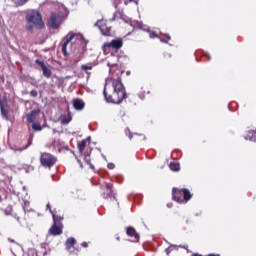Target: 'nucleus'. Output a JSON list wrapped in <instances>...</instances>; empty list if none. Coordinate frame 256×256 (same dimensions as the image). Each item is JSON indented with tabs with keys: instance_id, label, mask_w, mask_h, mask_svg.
Here are the masks:
<instances>
[{
	"instance_id": "f257e3e1",
	"label": "nucleus",
	"mask_w": 256,
	"mask_h": 256,
	"mask_svg": "<svg viewBox=\"0 0 256 256\" xmlns=\"http://www.w3.org/2000/svg\"><path fill=\"white\" fill-rule=\"evenodd\" d=\"M123 73V70L117 69L115 74L113 73V68H110V77L106 79L103 90V95L107 103L119 105V103H123L124 99H127V91L121 79Z\"/></svg>"
},
{
	"instance_id": "f03ea898",
	"label": "nucleus",
	"mask_w": 256,
	"mask_h": 256,
	"mask_svg": "<svg viewBox=\"0 0 256 256\" xmlns=\"http://www.w3.org/2000/svg\"><path fill=\"white\" fill-rule=\"evenodd\" d=\"M26 31L28 33H35L34 29H45V22H43V16L37 10H32L26 14Z\"/></svg>"
},
{
	"instance_id": "7ed1b4c3",
	"label": "nucleus",
	"mask_w": 256,
	"mask_h": 256,
	"mask_svg": "<svg viewBox=\"0 0 256 256\" xmlns=\"http://www.w3.org/2000/svg\"><path fill=\"white\" fill-rule=\"evenodd\" d=\"M193 198V194L187 188H173L172 189V199L176 201V203L184 204L189 203Z\"/></svg>"
},
{
	"instance_id": "20e7f679",
	"label": "nucleus",
	"mask_w": 256,
	"mask_h": 256,
	"mask_svg": "<svg viewBox=\"0 0 256 256\" xmlns=\"http://www.w3.org/2000/svg\"><path fill=\"white\" fill-rule=\"evenodd\" d=\"M123 47V38L113 39L110 42H105L102 45V51L104 55H109V53H117L119 49Z\"/></svg>"
},
{
	"instance_id": "39448f33",
	"label": "nucleus",
	"mask_w": 256,
	"mask_h": 256,
	"mask_svg": "<svg viewBox=\"0 0 256 256\" xmlns=\"http://www.w3.org/2000/svg\"><path fill=\"white\" fill-rule=\"evenodd\" d=\"M83 41V35L79 33L69 32L64 38H63V44H62V53L65 57L69 55L67 53V46L71 43V41Z\"/></svg>"
},
{
	"instance_id": "423d86ee",
	"label": "nucleus",
	"mask_w": 256,
	"mask_h": 256,
	"mask_svg": "<svg viewBox=\"0 0 256 256\" xmlns=\"http://www.w3.org/2000/svg\"><path fill=\"white\" fill-rule=\"evenodd\" d=\"M40 163L42 167H45L46 169H51L57 163V157H55L53 154L48 152H42L40 153Z\"/></svg>"
},
{
	"instance_id": "0eeeda50",
	"label": "nucleus",
	"mask_w": 256,
	"mask_h": 256,
	"mask_svg": "<svg viewBox=\"0 0 256 256\" xmlns=\"http://www.w3.org/2000/svg\"><path fill=\"white\" fill-rule=\"evenodd\" d=\"M0 111L3 119H9V113H11V106L7 101V96H3L2 100H0Z\"/></svg>"
},
{
	"instance_id": "6e6552de",
	"label": "nucleus",
	"mask_w": 256,
	"mask_h": 256,
	"mask_svg": "<svg viewBox=\"0 0 256 256\" xmlns=\"http://www.w3.org/2000/svg\"><path fill=\"white\" fill-rule=\"evenodd\" d=\"M103 199H110V201H117V196L115 192H113V185L106 183L104 192L102 193Z\"/></svg>"
},
{
	"instance_id": "1a4fd4ad",
	"label": "nucleus",
	"mask_w": 256,
	"mask_h": 256,
	"mask_svg": "<svg viewBox=\"0 0 256 256\" xmlns=\"http://www.w3.org/2000/svg\"><path fill=\"white\" fill-rule=\"evenodd\" d=\"M49 234L53 235V237H57V235H63V223L53 222L49 229Z\"/></svg>"
},
{
	"instance_id": "9d476101",
	"label": "nucleus",
	"mask_w": 256,
	"mask_h": 256,
	"mask_svg": "<svg viewBox=\"0 0 256 256\" xmlns=\"http://www.w3.org/2000/svg\"><path fill=\"white\" fill-rule=\"evenodd\" d=\"M53 223H63L65 219V214L61 210H57V208L51 211Z\"/></svg>"
},
{
	"instance_id": "9b49d317",
	"label": "nucleus",
	"mask_w": 256,
	"mask_h": 256,
	"mask_svg": "<svg viewBox=\"0 0 256 256\" xmlns=\"http://www.w3.org/2000/svg\"><path fill=\"white\" fill-rule=\"evenodd\" d=\"M126 235H128V237H130L132 240V243H139V233H137V230H135L133 227L129 226L126 229Z\"/></svg>"
},
{
	"instance_id": "f8f14e48",
	"label": "nucleus",
	"mask_w": 256,
	"mask_h": 256,
	"mask_svg": "<svg viewBox=\"0 0 256 256\" xmlns=\"http://www.w3.org/2000/svg\"><path fill=\"white\" fill-rule=\"evenodd\" d=\"M35 63H36V65H39V67H41L42 73L46 77V79H49L51 77V75H52V72H51V69H49L47 67V65H45V62H43V61H41L39 59H36Z\"/></svg>"
},
{
	"instance_id": "ddd939ff",
	"label": "nucleus",
	"mask_w": 256,
	"mask_h": 256,
	"mask_svg": "<svg viewBox=\"0 0 256 256\" xmlns=\"http://www.w3.org/2000/svg\"><path fill=\"white\" fill-rule=\"evenodd\" d=\"M39 113H41L40 109H34L30 113L26 115L27 123H35L37 121V117H39Z\"/></svg>"
},
{
	"instance_id": "4468645a",
	"label": "nucleus",
	"mask_w": 256,
	"mask_h": 256,
	"mask_svg": "<svg viewBox=\"0 0 256 256\" xmlns=\"http://www.w3.org/2000/svg\"><path fill=\"white\" fill-rule=\"evenodd\" d=\"M87 145H91V136H88L81 142L77 143L78 151L79 153H81V155H83V152L85 151V147H87Z\"/></svg>"
},
{
	"instance_id": "2eb2a0df",
	"label": "nucleus",
	"mask_w": 256,
	"mask_h": 256,
	"mask_svg": "<svg viewBox=\"0 0 256 256\" xmlns=\"http://www.w3.org/2000/svg\"><path fill=\"white\" fill-rule=\"evenodd\" d=\"M50 23L52 29H59V27L61 26V21H59V16L56 13H51Z\"/></svg>"
},
{
	"instance_id": "dca6fc26",
	"label": "nucleus",
	"mask_w": 256,
	"mask_h": 256,
	"mask_svg": "<svg viewBox=\"0 0 256 256\" xmlns=\"http://www.w3.org/2000/svg\"><path fill=\"white\" fill-rule=\"evenodd\" d=\"M244 139H245V141H252L253 143H255V141H256V130L246 131L245 135H244Z\"/></svg>"
},
{
	"instance_id": "f3484780",
	"label": "nucleus",
	"mask_w": 256,
	"mask_h": 256,
	"mask_svg": "<svg viewBox=\"0 0 256 256\" xmlns=\"http://www.w3.org/2000/svg\"><path fill=\"white\" fill-rule=\"evenodd\" d=\"M73 107L76 109V111H82V109H85V102L83 100L77 98L73 100Z\"/></svg>"
},
{
	"instance_id": "a211bd4d",
	"label": "nucleus",
	"mask_w": 256,
	"mask_h": 256,
	"mask_svg": "<svg viewBox=\"0 0 256 256\" xmlns=\"http://www.w3.org/2000/svg\"><path fill=\"white\" fill-rule=\"evenodd\" d=\"M73 118H71V114L68 113V115L62 114L59 117V121L62 125H69L71 123Z\"/></svg>"
},
{
	"instance_id": "6ab92c4d",
	"label": "nucleus",
	"mask_w": 256,
	"mask_h": 256,
	"mask_svg": "<svg viewBox=\"0 0 256 256\" xmlns=\"http://www.w3.org/2000/svg\"><path fill=\"white\" fill-rule=\"evenodd\" d=\"M76 243H77V240H75V238H73V237H70L65 242V248L68 251H71V249H73L75 247Z\"/></svg>"
},
{
	"instance_id": "aec40b11",
	"label": "nucleus",
	"mask_w": 256,
	"mask_h": 256,
	"mask_svg": "<svg viewBox=\"0 0 256 256\" xmlns=\"http://www.w3.org/2000/svg\"><path fill=\"white\" fill-rule=\"evenodd\" d=\"M169 168L171 171H179L181 169V165H179L177 162H171Z\"/></svg>"
},
{
	"instance_id": "412c9836",
	"label": "nucleus",
	"mask_w": 256,
	"mask_h": 256,
	"mask_svg": "<svg viewBox=\"0 0 256 256\" xmlns=\"http://www.w3.org/2000/svg\"><path fill=\"white\" fill-rule=\"evenodd\" d=\"M171 39V36L169 34H163L160 38V41L162 43H169V40Z\"/></svg>"
},
{
	"instance_id": "4be33fe9",
	"label": "nucleus",
	"mask_w": 256,
	"mask_h": 256,
	"mask_svg": "<svg viewBox=\"0 0 256 256\" xmlns=\"http://www.w3.org/2000/svg\"><path fill=\"white\" fill-rule=\"evenodd\" d=\"M32 129L33 131H43V127L37 122L32 123Z\"/></svg>"
},
{
	"instance_id": "5701e85b",
	"label": "nucleus",
	"mask_w": 256,
	"mask_h": 256,
	"mask_svg": "<svg viewBox=\"0 0 256 256\" xmlns=\"http://www.w3.org/2000/svg\"><path fill=\"white\" fill-rule=\"evenodd\" d=\"M100 31H101L102 35H106V36L111 35V28L100 27Z\"/></svg>"
},
{
	"instance_id": "b1692460",
	"label": "nucleus",
	"mask_w": 256,
	"mask_h": 256,
	"mask_svg": "<svg viewBox=\"0 0 256 256\" xmlns=\"http://www.w3.org/2000/svg\"><path fill=\"white\" fill-rule=\"evenodd\" d=\"M17 7H23V5H26V3H29V0H16Z\"/></svg>"
},
{
	"instance_id": "393cba45",
	"label": "nucleus",
	"mask_w": 256,
	"mask_h": 256,
	"mask_svg": "<svg viewBox=\"0 0 256 256\" xmlns=\"http://www.w3.org/2000/svg\"><path fill=\"white\" fill-rule=\"evenodd\" d=\"M84 161H86L87 165L90 166V169H95V166H93V164H91V157L89 155L85 156Z\"/></svg>"
},
{
	"instance_id": "a878e982",
	"label": "nucleus",
	"mask_w": 256,
	"mask_h": 256,
	"mask_svg": "<svg viewBox=\"0 0 256 256\" xmlns=\"http://www.w3.org/2000/svg\"><path fill=\"white\" fill-rule=\"evenodd\" d=\"M149 93H150L149 90H144L139 93V96L141 99H145V96L149 95Z\"/></svg>"
},
{
	"instance_id": "bb28decb",
	"label": "nucleus",
	"mask_w": 256,
	"mask_h": 256,
	"mask_svg": "<svg viewBox=\"0 0 256 256\" xmlns=\"http://www.w3.org/2000/svg\"><path fill=\"white\" fill-rule=\"evenodd\" d=\"M32 143H33V136H30L28 139L27 145L23 149H27V148L31 147Z\"/></svg>"
},
{
	"instance_id": "cd10ccee",
	"label": "nucleus",
	"mask_w": 256,
	"mask_h": 256,
	"mask_svg": "<svg viewBox=\"0 0 256 256\" xmlns=\"http://www.w3.org/2000/svg\"><path fill=\"white\" fill-rule=\"evenodd\" d=\"M81 69L83 71H91V69H93V66H88V65H82Z\"/></svg>"
},
{
	"instance_id": "c85d7f7f",
	"label": "nucleus",
	"mask_w": 256,
	"mask_h": 256,
	"mask_svg": "<svg viewBox=\"0 0 256 256\" xmlns=\"http://www.w3.org/2000/svg\"><path fill=\"white\" fill-rule=\"evenodd\" d=\"M136 3V5H137V3H139V0H125L124 1V5H129V3Z\"/></svg>"
},
{
	"instance_id": "c756f323",
	"label": "nucleus",
	"mask_w": 256,
	"mask_h": 256,
	"mask_svg": "<svg viewBox=\"0 0 256 256\" xmlns=\"http://www.w3.org/2000/svg\"><path fill=\"white\" fill-rule=\"evenodd\" d=\"M174 249H175V246H169L168 248L165 249V253L169 255V253H171V251H173Z\"/></svg>"
},
{
	"instance_id": "7c9ffc66",
	"label": "nucleus",
	"mask_w": 256,
	"mask_h": 256,
	"mask_svg": "<svg viewBox=\"0 0 256 256\" xmlns=\"http://www.w3.org/2000/svg\"><path fill=\"white\" fill-rule=\"evenodd\" d=\"M30 95H31V97H37V95H38L37 90H32L30 92Z\"/></svg>"
},
{
	"instance_id": "2f4dec72",
	"label": "nucleus",
	"mask_w": 256,
	"mask_h": 256,
	"mask_svg": "<svg viewBox=\"0 0 256 256\" xmlns=\"http://www.w3.org/2000/svg\"><path fill=\"white\" fill-rule=\"evenodd\" d=\"M151 39H155L157 37V34L155 32H150Z\"/></svg>"
},
{
	"instance_id": "473e14b6",
	"label": "nucleus",
	"mask_w": 256,
	"mask_h": 256,
	"mask_svg": "<svg viewBox=\"0 0 256 256\" xmlns=\"http://www.w3.org/2000/svg\"><path fill=\"white\" fill-rule=\"evenodd\" d=\"M108 169H115V164L109 163L108 164Z\"/></svg>"
},
{
	"instance_id": "72a5a7b5",
	"label": "nucleus",
	"mask_w": 256,
	"mask_h": 256,
	"mask_svg": "<svg viewBox=\"0 0 256 256\" xmlns=\"http://www.w3.org/2000/svg\"><path fill=\"white\" fill-rule=\"evenodd\" d=\"M46 207H47L48 211H50V213H51V211H53V209H51V204H50V203H48V204L46 205Z\"/></svg>"
},
{
	"instance_id": "f704fd0d",
	"label": "nucleus",
	"mask_w": 256,
	"mask_h": 256,
	"mask_svg": "<svg viewBox=\"0 0 256 256\" xmlns=\"http://www.w3.org/2000/svg\"><path fill=\"white\" fill-rule=\"evenodd\" d=\"M81 246L87 248V247H89V244H88L87 242H83V243L81 244Z\"/></svg>"
},
{
	"instance_id": "c9c22d12",
	"label": "nucleus",
	"mask_w": 256,
	"mask_h": 256,
	"mask_svg": "<svg viewBox=\"0 0 256 256\" xmlns=\"http://www.w3.org/2000/svg\"><path fill=\"white\" fill-rule=\"evenodd\" d=\"M208 256H220L219 254H208Z\"/></svg>"
},
{
	"instance_id": "e433bc0d",
	"label": "nucleus",
	"mask_w": 256,
	"mask_h": 256,
	"mask_svg": "<svg viewBox=\"0 0 256 256\" xmlns=\"http://www.w3.org/2000/svg\"><path fill=\"white\" fill-rule=\"evenodd\" d=\"M1 191H0V201H3V196L1 195Z\"/></svg>"
},
{
	"instance_id": "4c0bfd02",
	"label": "nucleus",
	"mask_w": 256,
	"mask_h": 256,
	"mask_svg": "<svg viewBox=\"0 0 256 256\" xmlns=\"http://www.w3.org/2000/svg\"><path fill=\"white\" fill-rule=\"evenodd\" d=\"M117 241H121V238L119 236L116 237Z\"/></svg>"
},
{
	"instance_id": "58836bf2",
	"label": "nucleus",
	"mask_w": 256,
	"mask_h": 256,
	"mask_svg": "<svg viewBox=\"0 0 256 256\" xmlns=\"http://www.w3.org/2000/svg\"><path fill=\"white\" fill-rule=\"evenodd\" d=\"M108 66L111 67V63H108Z\"/></svg>"
},
{
	"instance_id": "ea45409f",
	"label": "nucleus",
	"mask_w": 256,
	"mask_h": 256,
	"mask_svg": "<svg viewBox=\"0 0 256 256\" xmlns=\"http://www.w3.org/2000/svg\"><path fill=\"white\" fill-rule=\"evenodd\" d=\"M131 74V72H127V75H130Z\"/></svg>"
}]
</instances>
